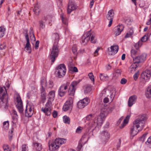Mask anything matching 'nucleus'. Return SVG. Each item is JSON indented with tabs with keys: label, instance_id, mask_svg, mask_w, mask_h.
<instances>
[{
	"label": "nucleus",
	"instance_id": "12",
	"mask_svg": "<svg viewBox=\"0 0 151 151\" xmlns=\"http://www.w3.org/2000/svg\"><path fill=\"white\" fill-rule=\"evenodd\" d=\"M113 109L112 107L105 106L101 108L100 115L105 118L109 113L111 112Z\"/></svg>",
	"mask_w": 151,
	"mask_h": 151
},
{
	"label": "nucleus",
	"instance_id": "11",
	"mask_svg": "<svg viewBox=\"0 0 151 151\" xmlns=\"http://www.w3.org/2000/svg\"><path fill=\"white\" fill-rule=\"evenodd\" d=\"M73 99L72 97H70L68 100L64 104L63 107V109L64 111L72 110L73 106Z\"/></svg>",
	"mask_w": 151,
	"mask_h": 151
},
{
	"label": "nucleus",
	"instance_id": "13",
	"mask_svg": "<svg viewBox=\"0 0 151 151\" xmlns=\"http://www.w3.org/2000/svg\"><path fill=\"white\" fill-rule=\"evenodd\" d=\"M58 49L57 45H54L52 48L50 54V59L52 62H54L55 58L57 56L58 53Z\"/></svg>",
	"mask_w": 151,
	"mask_h": 151
},
{
	"label": "nucleus",
	"instance_id": "55",
	"mask_svg": "<svg viewBox=\"0 0 151 151\" xmlns=\"http://www.w3.org/2000/svg\"><path fill=\"white\" fill-rule=\"evenodd\" d=\"M44 23L45 22H43L42 21H40V26L41 28H43L45 27V25L44 24Z\"/></svg>",
	"mask_w": 151,
	"mask_h": 151
},
{
	"label": "nucleus",
	"instance_id": "41",
	"mask_svg": "<svg viewBox=\"0 0 151 151\" xmlns=\"http://www.w3.org/2000/svg\"><path fill=\"white\" fill-rule=\"evenodd\" d=\"M63 120L64 123H65L69 124L70 122V118L66 116H65L63 117Z\"/></svg>",
	"mask_w": 151,
	"mask_h": 151
},
{
	"label": "nucleus",
	"instance_id": "17",
	"mask_svg": "<svg viewBox=\"0 0 151 151\" xmlns=\"http://www.w3.org/2000/svg\"><path fill=\"white\" fill-rule=\"evenodd\" d=\"M90 100L87 98H86L79 101L78 103V108L82 109L86 106L89 102Z\"/></svg>",
	"mask_w": 151,
	"mask_h": 151
},
{
	"label": "nucleus",
	"instance_id": "48",
	"mask_svg": "<svg viewBox=\"0 0 151 151\" xmlns=\"http://www.w3.org/2000/svg\"><path fill=\"white\" fill-rule=\"evenodd\" d=\"M115 94V92L114 91H112L110 92V98L111 101L113 100Z\"/></svg>",
	"mask_w": 151,
	"mask_h": 151
},
{
	"label": "nucleus",
	"instance_id": "24",
	"mask_svg": "<svg viewBox=\"0 0 151 151\" xmlns=\"http://www.w3.org/2000/svg\"><path fill=\"white\" fill-rule=\"evenodd\" d=\"M12 122L14 124H16L18 121V116L17 112L15 110H13L12 114Z\"/></svg>",
	"mask_w": 151,
	"mask_h": 151
},
{
	"label": "nucleus",
	"instance_id": "27",
	"mask_svg": "<svg viewBox=\"0 0 151 151\" xmlns=\"http://www.w3.org/2000/svg\"><path fill=\"white\" fill-rule=\"evenodd\" d=\"M99 77L101 80L103 81H106L109 80V77L106 74L101 73Z\"/></svg>",
	"mask_w": 151,
	"mask_h": 151
},
{
	"label": "nucleus",
	"instance_id": "56",
	"mask_svg": "<svg viewBox=\"0 0 151 151\" xmlns=\"http://www.w3.org/2000/svg\"><path fill=\"white\" fill-rule=\"evenodd\" d=\"M100 49V47H97V49L94 52V55L95 56H97L98 55V52Z\"/></svg>",
	"mask_w": 151,
	"mask_h": 151
},
{
	"label": "nucleus",
	"instance_id": "53",
	"mask_svg": "<svg viewBox=\"0 0 151 151\" xmlns=\"http://www.w3.org/2000/svg\"><path fill=\"white\" fill-rule=\"evenodd\" d=\"M83 129V127H78L76 129V132L77 133H81L82 131V130Z\"/></svg>",
	"mask_w": 151,
	"mask_h": 151
},
{
	"label": "nucleus",
	"instance_id": "15",
	"mask_svg": "<svg viewBox=\"0 0 151 151\" xmlns=\"http://www.w3.org/2000/svg\"><path fill=\"white\" fill-rule=\"evenodd\" d=\"M90 31H88L85 33L82 36L81 43L82 45H86L90 39Z\"/></svg>",
	"mask_w": 151,
	"mask_h": 151
},
{
	"label": "nucleus",
	"instance_id": "43",
	"mask_svg": "<svg viewBox=\"0 0 151 151\" xmlns=\"http://www.w3.org/2000/svg\"><path fill=\"white\" fill-rule=\"evenodd\" d=\"M60 16L62 19V21L63 23L66 25L68 23L67 19L65 17L63 14H61L60 15Z\"/></svg>",
	"mask_w": 151,
	"mask_h": 151
},
{
	"label": "nucleus",
	"instance_id": "2",
	"mask_svg": "<svg viewBox=\"0 0 151 151\" xmlns=\"http://www.w3.org/2000/svg\"><path fill=\"white\" fill-rule=\"evenodd\" d=\"M66 141V139L63 138H56L54 140L50 141L49 142V150L51 151L55 150Z\"/></svg>",
	"mask_w": 151,
	"mask_h": 151
},
{
	"label": "nucleus",
	"instance_id": "29",
	"mask_svg": "<svg viewBox=\"0 0 151 151\" xmlns=\"http://www.w3.org/2000/svg\"><path fill=\"white\" fill-rule=\"evenodd\" d=\"M130 117V115H128L127 116L125 119H124L123 122L121 125L120 127L121 128L124 127L128 123Z\"/></svg>",
	"mask_w": 151,
	"mask_h": 151
},
{
	"label": "nucleus",
	"instance_id": "49",
	"mask_svg": "<svg viewBox=\"0 0 151 151\" xmlns=\"http://www.w3.org/2000/svg\"><path fill=\"white\" fill-rule=\"evenodd\" d=\"M6 47V44L5 42H3L0 44V49L2 50L5 49Z\"/></svg>",
	"mask_w": 151,
	"mask_h": 151
},
{
	"label": "nucleus",
	"instance_id": "51",
	"mask_svg": "<svg viewBox=\"0 0 151 151\" xmlns=\"http://www.w3.org/2000/svg\"><path fill=\"white\" fill-rule=\"evenodd\" d=\"M13 129H12L10 131H9V138L10 140H11L12 138L13 137V134L12 133L13 132Z\"/></svg>",
	"mask_w": 151,
	"mask_h": 151
},
{
	"label": "nucleus",
	"instance_id": "7",
	"mask_svg": "<svg viewBox=\"0 0 151 151\" xmlns=\"http://www.w3.org/2000/svg\"><path fill=\"white\" fill-rule=\"evenodd\" d=\"M70 85V82H67L60 86L58 91V94L61 97L65 94L68 90Z\"/></svg>",
	"mask_w": 151,
	"mask_h": 151
},
{
	"label": "nucleus",
	"instance_id": "64",
	"mask_svg": "<svg viewBox=\"0 0 151 151\" xmlns=\"http://www.w3.org/2000/svg\"><path fill=\"white\" fill-rule=\"evenodd\" d=\"M58 114L57 111H54L52 113V115L54 118H56L57 115Z\"/></svg>",
	"mask_w": 151,
	"mask_h": 151
},
{
	"label": "nucleus",
	"instance_id": "46",
	"mask_svg": "<svg viewBox=\"0 0 151 151\" xmlns=\"http://www.w3.org/2000/svg\"><path fill=\"white\" fill-rule=\"evenodd\" d=\"M3 149L4 151H11L9 146L7 145H4L3 146Z\"/></svg>",
	"mask_w": 151,
	"mask_h": 151
},
{
	"label": "nucleus",
	"instance_id": "6",
	"mask_svg": "<svg viewBox=\"0 0 151 151\" xmlns=\"http://www.w3.org/2000/svg\"><path fill=\"white\" fill-rule=\"evenodd\" d=\"M151 76V72L150 70H147L144 71L141 75L140 78V83L144 84L149 81Z\"/></svg>",
	"mask_w": 151,
	"mask_h": 151
},
{
	"label": "nucleus",
	"instance_id": "22",
	"mask_svg": "<svg viewBox=\"0 0 151 151\" xmlns=\"http://www.w3.org/2000/svg\"><path fill=\"white\" fill-rule=\"evenodd\" d=\"M137 97L135 95H133L130 96L128 100V105L129 107L132 106L136 102Z\"/></svg>",
	"mask_w": 151,
	"mask_h": 151
},
{
	"label": "nucleus",
	"instance_id": "32",
	"mask_svg": "<svg viewBox=\"0 0 151 151\" xmlns=\"http://www.w3.org/2000/svg\"><path fill=\"white\" fill-rule=\"evenodd\" d=\"M6 28L4 26L0 27V38L3 37L4 35Z\"/></svg>",
	"mask_w": 151,
	"mask_h": 151
},
{
	"label": "nucleus",
	"instance_id": "34",
	"mask_svg": "<svg viewBox=\"0 0 151 151\" xmlns=\"http://www.w3.org/2000/svg\"><path fill=\"white\" fill-rule=\"evenodd\" d=\"M68 69L71 73L77 72L78 71L77 68L75 66H69Z\"/></svg>",
	"mask_w": 151,
	"mask_h": 151
},
{
	"label": "nucleus",
	"instance_id": "8",
	"mask_svg": "<svg viewBox=\"0 0 151 151\" xmlns=\"http://www.w3.org/2000/svg\"><path fill=\"white\" fill-rule=\"evenodd\" d=\"M80 80L73 81L69 85V87L68 94L71 96H73L74 95L75 91L77 87L78 84L80 82Z\"/></svg>",
	"mask_w": 151,
	"mask_h": 151
},
{
	"label": "nucleus",
	"instance_id": "60",
	"mask_svg": "<svg viewBox=\"0 0 151 151\" xmlns=\"http://www.w3.org/2000/svg\"><path fill=\"white\" fill-rule=\"evenodd\" d=\"M146 144L147 145L151 144V136L148 139L147 141L146 142Z\"/></svg>",
	"mask_w": 151,
	"mask_h": 151
},
{
	"label": "nucleus",
	"instance_id": "59",
	"mask_svg": "<svg viewBox=\"0 0 151 151\" xmlns=\"http://www.w3.org/2000/svg\"><path fill=\"white\" fill-rule=\"evenodd\" d=\"M31 32L32 33V35L30 36V39L34 41H35V38L34 35L32 33V31H31V32H30V33Z\"/></svg>",
	"mask_w": 151,
	"mask_h": 151
},
{
	"label": "nucleus",
	"instance_id": "18",
	"mask_svg": "<svg viewBox=\"0 0 151 151\" xmlns=\"http://www.w3.org/2000/svg\"><path fill=\"white\" fill-rule=\"evenodd\" d=\"M77 6L74 2L70 1L68 5L67 12L68 14H70L72 11L77 8Z\"/></svg>",
	"mask_w": 151,
	"mask_h": 151
},
{
	"label": "nucleus",
	"instance_id": "45",
	"mask_svg": "<svg viewBox=\"0 0 151 151\" xmlns=\"http://www.w3.org/2000/svg\"><path fill=\"white\" fill-rule=\"evenodd\" d=\"M21 151H28V146L25 144L22 145L21 147Z\"/></svg>",
	"mask_w": 151,
	"mask_h": 151
},
{
	"label": "nucleus",
	"instance_id": "21",
	"mask_svg": "<svg viewBox=\"0 0 151 151\" xmlns=\"http://www.w3.org/2000/svg\"><path fill=\"white\" fill-rule=\"evenodd\" d=\"M124 26L122 24L119 25L116 27L114 28L115 34L116 35H120L124 29Z\"/></svg>",
	"mask_w": 151,
	"mask_h": 151
},
{
	"label": "nucleus",
	"instance_id": "26",
	"mask_svg": "<svg viewBox=\"0 0 151 151\" xmlns=\"http://www.w3.org/2000/svg\"><path fill=\"white\" fill-rule=\"evenodd\" d=\"M114 15V12L113 9H111L109 11L106 17L108 19H113Z\"/></svg>",
	"mask_w": 151,
	"mask_h": 151
},
{
	"label": "nucleus",
	"instance_id": "42",
	"mask_svg": "<svg viewBox=\"0 0 151 151\" xmlns=\"http://www.w3.org/2000/svg\"><path fill=\"white\" fill-rule=\"evenodd\" d=\"M9 127V122L8 121L4 122L3 124V128L5 130L7 129Z\"/></svg>",
	"mask_w": 151,
	"mask_h": 151
},
{
	"label": "nucleus",
	"instance_id": "38",
	"mask_svg": "<svg viewBox=\"0 0 151 151\" xmlns=\"http://www.w3.org/2000/svg\"><path fill=\"white\" fill-rule=\"evenodd\" d=\"M91 38V42L92 43H95L96 42V38L94 35L91 34L90 32V39Z\"/></svg>",
	"mask_w": 151,
	"mask_h": 151
},
{
	"label": "nucleus",
	"instance_id": "36",
	"mask_svg": "<svg viewBox=\"0 0 151 151\" xmlns=\"http://www.w3.org/2000/svg\"><path fill=\"white\" fill-rule=\"evenodd\" d=\"M33 11L35 14L36 15L38 14L40 11V9L39 8V6L37 4H36L35 5Z\"/></svg>",
	"mask_w": 151,
	"mask_h": 151
},
{
	"label": "nucleus",
	"instance_id": "30",
	"mask_svg": "<svg viewBox=\"0 0 151 151\" xmlns=\"http://www.w3.org/2000/svg\"><path fill=\"white\" fill-rule=\"evenodd\" d=\"M145 96L148 98H151V86L147 88L145 92Z\"/></svg>",
	"mask_w": 151,
	"mask_h": 151
},
{
	"label": "nucleus",
	"instance_id": "44",
	"mask_svg": "<svg viewBox=\"0 0 151 151\" xmlns=\"http://www.w3.org/2000/svg\"><path fill=\"white\" fill-rule=\"evenodd\" d=\"M94 116V115L90 114L87 115L84 118V119H86L87 121H89L92 119Z\"/></svg>",
	"mask_w": 151,
	"mask_h": 151
},
{
	"label": "nucleus",
	"instance_id": "23",
	"mask_svg": "<svg viewBox=\"0 0 151 151\" xmlns=\"http://www.w3.org/2000/svg\"><path fill=\"white\" fill-rule=\"evenodd\" d=\"M149 37V33H147L145 35L141 38L140 40L137 43L138 45L140 47L142 45V42H144L147 41Z\"/></svg>",
	"mask_w": 151,
	"mask_h": 151
},
{
	"label": "nucleus",
	"instance_id": "57",
	"mask_svg": "<svg viewBox=\"0 0 151 151\" xmlns=\"http://www.w3.org/2000/svg\"><path fill=\"white\" fill-rule=\"evenodd\" d=\"M41 96L43 100H45L46 99V94L45 92L41 93Z\"/></svg>",
	"mask_w": 151,
	"mask_h": 151
},
{
	"label": "nucleus",
	"instance_id": "50",
	"mask_svg": "<svg viewBox=\"0 0 151 151\" xmlns=\"http://www.w3.org/2000/svg\"><path fill=\"white\" fill-rule=\"evenodd\" d=\"M77 46L76 45H74L72 48V50L73 53L75 54H76L77 53Z\"/></svg>",
	"mask_w": 151,
	"mask_h": 151
},
{
	"label": "nucleus",
	"instance_id": "3",
	"mask_svg": "<svg viewBox=\"0 0 151 151\" xmlns=\"http://www.w3.org/2000/svg\"><path fill=\"white\" fill-rule=\"evenodd\" d=\"M8 101L7 98V91L5 87L0 88V105L1 107L5 108L8 105Z\"/></svg>",
	"mask_w": 151,
	"mask_h": 151
},
{
	"label": "nucleus",
	"instance_id": "31",
	"mask_svg": "<svg viewBox=\"0 0 151 151\" xmlns=\"http://www.w3.org/2000/svg\"><path fill=\"white\" fill-rule=\"evenodd\" d=\"M139 54V52L137 49H132L131 51V55L133 59L136 55Z\"/></svg>",
	"mask_w": 151,
	"mask_h": 151
},
{
	"label": "nucleus",
	"instance_id": "52",
	"mask_svg": "<svg viewBox=\"0 0 151 151\" xmlns=\"http://www.w3.org/2000/svg\"><path fill=\"white\" fill-rule=\"evenodd\" d=\"M53 86V83L52 81L50 80L49 81L48 83L47 84V86H48L49 88L52 87Z\"/></svg>",
	"mask_w": 151,
	"mask_h": 151
},
{
	"label": "nucleus",
	"instance_id": "35",
	"mask_svg": "<svg viewBox=\"0 0 151 151\" xmlns=\"http://www.w3.org/2000/svg\"><path fill=\"white\" fill-rule=\"evenodd\" d=\"M34 145L36 147V150L38 151H40L42 149V145L41 144L38 143H34Z\"/></svg>",
	"mask_w": 151,
	"mask_h": 151
},
{
	"label": "nucleus",
	"instance_id": "4",
	"mask_svg": "<svg viewBox=\"0 0 151 151\" xmlns=\"http://www.w3.org/2000/svg\"><path fill=\"white\" fill-rule=\"evenodd\" d=\"M105 118L100 115L98 116L96 118L88 124V129H92L93 131L97 126H101L105 120Z\"/></svg>",
	"mask_w": 151,
	"mask_h": 151
},
{
	"label": "nucleus",
	"instance_id": "47",
	"mask_svg": "<svg viewBox=\"0 0 151 151\" xmlns=\"http://www.w3.org/2000/svg\"><path fill=\"white\" fill-rule=\"evenodd\" d=\"M88 76L90 79L93 82H94V78L93 73H90L88 74Z\"/></svg>",
	"mask_w": 151,
	"mask_h": 151
},
{
	"label": "nucleus",
	"instance_id": "54",
	"mask_svg": "<svg viewBox=\"0 0 151 151\" xmlns=\"http://www.w3.org/2000/svg\"><path fill=\"white\" fill-rule=\"evenodd\" d=\"M52 37L55 38V40L57 41L58 40L59 35L58 34L55 33L54 34L52 35Z\"/></svg>",
	"mask_w": 151,
	"mask_h": 151
},
{
	"label": "nucleus",
	"instance_id": "19",
	"mask_svg": "<svg viewBox=\"0 0 151 151\" xmlns=\"http://www.w3.org/2000/svg\"><path fill=\"white\" fill-rule=\"evenodd\" d=\"M118 49V45H112L108 49V54L109 55H114L117 53Z\"/></svg>",
	"mask_w": 151,
	"mask_h": 151
},
{
	"label": "nucleus",
	"instance_id": "9",
	"mask_svg": "<svg viewBox=\"0 0 151 151\" xmlns=\"http://www.w3.org/2000/svg\"><path fill=\"white\" fill-rule=\"evenodd\" d=\"M52 103L50 101H48L45 105V107H42L41 111L46 115L50 116L51 113Z\"/></svg>",
	"mask_w": 151,
	"mask_h": 151
},
{
	"label": "nucleus",
	"instance_id": "40",
	"mask_svg": "<svg viewBox=\"0 0 151 151\" xmlns=\"http://www.w3.org/2000/svg\"><path fill=\"white\" fill-rule=\"evenodd\" d=\"M138 56H137L136 57L133 58V63L136 65H139L138 64L140 63V61L139 60V58Z\"/></svg>",
	"mask_w": 151,
	"mask_h": 151
},
{
	"label": "nucleus",
	"instance_id": "61",
	"mask_svg": "<svg viewBox=\"0 0 151 151\" xmlns=\"http://www.w3.org/2000/svg\"><path fill=\"white\" fill-rule=\"evenodd\" d=\"M127 80L125 78H122L121 79V83L122 84H124L126 83Z\"/></svg>",
	"mask_w": 151,
	"mask_h": 151
},
{
	"label": "nucleus",
	"instance_id": "62",
	"mask_svg": "<svg viewBox=\"0 0 151 151\" xmlns=\"http://www.w3.org/2000/svg\"><path fill=\"white\" fill-rule=\"evenodd\" d=\"M39 42V41L38 40L36 42L35 48L36 49H37L38 48Z\"/></svg>",
	"mask_w": 151,
	"mask_h": 151
},
{
	"label": "nucleus",
	"instance_id": "1",
	"mask_svg": "<svg viewBox=\"0 0 151 151\" xmlns=\"http://www.w3.org/2000/svg\"><path fill=\"white\" fill-rule=\"evenodd\" d=\"M147 118L146 115L142 114L139 115L133 122L130 132L131 139H132L139 132L143 129L145 126V121Z\"/></svg>",
	"mask_w": 151,
	"mask_h": 151
},
{
	"label": "nucleus",
	"instance_id": "28",
	"mask_svg": "<svg viewBox=\"0 0 151 151\" xmlns=\"http://www.w3.org/2000/svg\"><path fill=\"white\" fill-rule=\"evenodd\" d=\"M138 66L139 65H136L133 63L129 68V71L131 73L134 72Z\"/></svg>",
	"mask_w": 151,
	"mask_h": 151
},
{
	"label": "nucleus",
	"instance_id": "37",
	"mask_svg": "<svg viewBox=\"0 0 151 151\" xmlns=\"http://www.w3.org/2000/svg\"><path fill=\"white\" fill-rule=\"evenodd\" d=\"M139 57L140 62H142L145 60L146 55L145 54H142L138 55Z\"/></svg>",
	"mask_w": 151,
	"mask_h": 151
},
{
	"label": "nucleus",
	"instance_id": "25",
	"mask_svg": "<svg viewBox=\"0 0 151 151\" xmlns=\"http://www.w3.org/2000/svg\"><path fill=\"white\" fill-rule=\"evenodd\" d=\"M55 92L54 91H50L48 94V101H50L52 102L54 100L55 97Z\"/></svg>",
	"mask_w": 151,
	"mask_h": 151
},
{
	"label": "nucleus",
	"instance_id": "10",
	"mask_svg": "<svg viewBox=\"0 0 151 151\" xmlns=\"http://www.w3.org/2000/svg\"><path fill=\"white\" fill-rule=\"evenodd\" d=\"M34 106L32 104L30 103L26 105L25 109V115L27 117H31L34 112Z\"/></svg>",
	"mask_w": 151,
	"mask_h": 151
},
{
	"label": "nucleus",
	"instance_id": "58",
	"mask_svg": "<svg viewBox=\"0 0 151 151\" xmlns=\"http://www.w3.org/2000/svg\"><path fill=\"white\" fill-rule=\"evenodd\" d=\"M91 90V87L90 86H87L86 87V89L85 90V91L86 92L88 93V92H89Z\"/></svg>",
	"mask_w": 151,
	"mask_h": 151
},
{
	"label": "nucleus",
	"instance_id": "63",
	"mask_svg": "<svg viewBox=\"0 0 151 151\" xmlns=\"http://www.w3.org/2000/svg\"><path fill=\"white\" fill-rule=\"evenodd\" d=\"M138 76H139V75L137 73H135L133 76L134 79L135 80H136L137 79L138 77Z\"/></svg>",
	"mask_w": 151,
	"mask_h": 151
},
{
	"label": "nucleus",
	"instance_id": "33",
	"mask_svg": "<svg viewBox=\"0 0 151 151\" xmlns=\"http://www.w3.org/2000/svg\"><path fill=\"white\" fill-rule=\"evenodd\" d=\"M133 33L134 31L133 29L131 28L129 29V31L126 34L125 37V38H127L132 37Z\"/></svg>",
	"mask_w": 151,
	"mask_h": 151
},
{
	"label": "nucleus",
	"instance_id": "14",
	"mask_svg": "<svg viewBox=\"0 0 151 151\" xmlns=\"http://www.w3.org/2000/svg\"><path fill=\"white\" fill-rule=\"evenodd\" d=\"M99 137L100 139L106 142L110 138V134L107 131H103L100 133Z\"/></svg>",
	"mask_w": 151,
	"mask_h": 151
},
{
	"label": "nucleus",
	"instance_id": "39",
	"mask_svg": "<svg viewBox=\"0 0 151 151\" xmlns=\"http://www.w3.org/2000/svg\"><path fill=\"white\" fill-rule=\"evenodd\" d=\"M46 81L45 78L43 77L42 78H41V80L40 81V83L41 86H47V84H46Z\"/></svg>",
	"mask_w": 151,
	"mask_h": 151
},
{
	"label": "nucleus",
	"instance_id": "20",
	"mask_svg": "<svg viewBox=\"0 0 151 151\" xmlns=\"http://www.w3.org/2000/svg\"><path fill=\"white\" fill-rule=\"evenodd\" d=\"M25 36L27 40V43L25 47V49L27 52L29 53H30L31 52V48L29 43L28 35L26 33Z\"/></svg>",
	"mask_w": 151,
	"mask_h": 151
},
{
	"label": "nucleus",
	"instance_id": "5",
	"mask_svg": "<svg viewBox=\"0 0 151 151\" xmlns=\"http://www.w3.org/2000/svg\"><path fill=\"white\" fill-rule=\"evenodd\" d=\"M66 72L65 65L62 64L58 65L56 68V75L59 78H61L64 76Z\"/></svg>",
	"mask_w": 151,
	"mask_h": 151
},
{
	"label": "nucleus",
	"instance_id": "16",
	"mask_svg": "<svg viewBox=\"0 0 151 151\" xmlns=\"http://www.w3.org/2000/svg\"><path fill=\"white\" fill-rule=\"evenodd\" d=\"M17 96L16 99L17 102V108L19 112L20 113H22L23 111L22 102L19 95L18 94L17 95Z\"/></svg>",
	"mask_w": 151,
	"mask_h": 151
}]
</instances>
